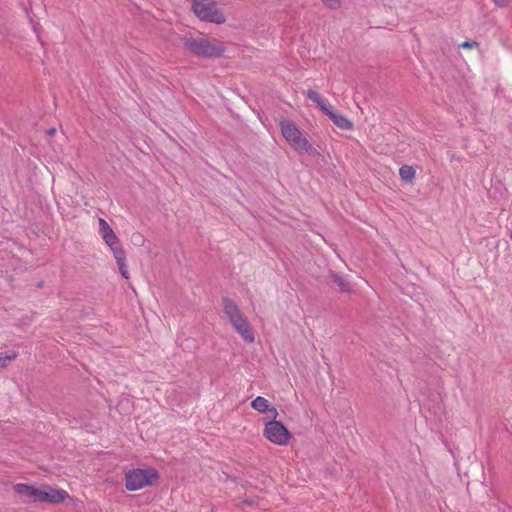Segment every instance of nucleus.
<instances>
[{"mask_svg":"<svg viewBox=\"0 0 512 512\" xmlns=\"http://www.w3.org/2000/svg\"><path fill=\"white\" fill-rule=\"evenodd\" d=\"M222 310L233 330L241 339L248 344L253 343L255 341L254 330L236 302L230 298H223Z\"/></svg>","mask_w":512,"mask_h":512,"instance_id":"f257e3e1","label":"nucleus"},{"mask_svg":"<svg viewBox=\"0 0 512 512\" xmlns=\"http://www.w3.org/2000/svg\"><path fill=\"white\" fill-rule=\"evenodd\" d=\"M159 478V472L153 467L130 469L124 473L125 488L138 491L154 485Z\"/></svg>","mask_w":512,"mask_h":512,"instance_id":"f03ea898","label":"nucleus"},{"mask_svg":"<svg viewBox=\"0 0 512 512\" xmlns=\"http://www.w3.org/2000/svg\"><path fill=\"white\" fill-rule=\"evenodd\" d=\"M183 43L188 51L198 57H218L225 50L224 45L216 39L188 37L184 38Z\"/></svg>","mask_w":512,"mask_h":512,"instance_id":"7ed1b4c3","label":"nucleus"},{"mask_svg":"<svg viewBox=\"0 0 512 512\" xmlns=\"http://www.w3.org/2000/svg\"><path fill=\"white\" fill-rule=\"evenodd\" d=\"M263 437L270 443L277 446H287L291 439L292 434L289 429L276 418H263Z\"/></svg>","mask_w":512,"mask_h":512,"instance_id":"20e7f679","label":"nucleus"},{"mask_svg":"<svg viewBox=\"0 0 512 512\" xmlns=\"http://www.w3.org/2000/svg\"><path fill=\"white\" fill-rule=\"evenodd\" d=\"M192 10L202 21L216 24H222L226 21V17L214 0H193Z\"/></svg>","mask_w":512,"mask_h":512,"instance_id":"39448f33","label":"nucleus"},{"mask_svg":"<svg viewBox=\"0 0 512 512\" xmlns=\"http://www.w3.org/2000/svg\"><path fill=\"white\" fill-rule=\"evenodd\" d=\"M280 127L283 137L291 147L298 151H307L309 149L308 140L293 122L282 120Z\"/></svg>","mask_w":512,"mask_h":512,"instance_id":"423d86ee","label":"nucleus"},{"mask_svg":"<svg viewBox=\"0 0 512 512\" xmlns=\"http://www.w3.org/2000/svg\"><path fill=\"white\" fill-rule=\"evenodd\" d=\"M19 500L24 503H40V485L36 483H16L12 487Z\"/></svg>","mask_w":512,"mask_h":512,"instance_id":"0eeeda50","label":"nucleus"},{"mask_svg":"<svg viewBox=\"0 0 512 512\" xmlns=\"http://www.w3.org/2000/svg\"><path fill=\"white\" fill-rule=\"evenodd\" d=\"M40 490V503L57 505L70 499L66 490L48 484L40 485Z\"/></svg>","mask_w":512,"mask_h":512,"instance_id":"6e6552de","label":"nucleus"},{"mask_svg":"<svg viewBox=\"0 0 512 512\" xmlns=\"http://www.w3.org/2000/svg\"><path fill=\"white\" fill-rule=\"evenodd\" d=\"M98 225L99 234L101 235L105 244L110 247L112 254L115 253V251L123 250V248L120 245L119 238L117 237L113 229L110 227V225L107 223V221L103 218H99Z\"/></svg>","mask_w":512,"mask_h":512,"instance_id":"1a4fd4ad","label":"nucleus"},{"mask_svg":"<svg viewBox=\"0 0 512 512\" xmlns=\"http://www.w3.org/2000/svg\"><path fill=\"white\" fill-rule=\"evenodd\" d=\"M251 407L259 412L268 414L265 418H277V409L264 397L258 396L251 402Z\"/></svg>","mask_w":512,"mask_h":512,"instance_id":"9d476101","label":"nucleus"},{"mask_svg":"<svg viewBox=\"0 0 512 512\" xmlns=\"http://www.w3.org/2000/svg\"><path fill=\"white\" fill-rule=\"evenodd\" d=\"M113 257L117 263L120 274L125 278L129 279V272L126 265V255L124 250H118L113 253Z\"/></svg>","mask_w":512,"mask_h":512,"instance_id":"9b49d317","label":"nucleus"},{"mask_svg":"<svg viewBox=\"0 0 512 512\" xmlns=\"http://www.w3.org/2000/svg\"><path fill=\"white\" fill-rule=\"evenodd\" d=\"M329 118L333 121V123L340 129L343 130H351L353 128V123L346 118L344 115L337 113L334 111Z\"/></svg>","mask_w":512,"mask_h":512,"instance_id":"f8f14e48","label":"nucleus"},{"mask_svg":"<svg viewBox=\"0 0 512 512\" xmlns=\"http://www.w3.org/2000/svg\"><path fill=\"white\" fill-rule=\"evenodd\" d=\"M399 176L403 182L412 183L416 177V168L412 165H403L399 169Z\"/></svg>","mask_w":512,"mask_h":512,"instance_id":"ddd939ff","label":"nucleus"},{"mask_svg":"<svg viewBox=\"0 0 512 512\" xmlns=\"http://www.w3.org/2000/svg\"><path fill=\"white\" fill-rule=\"evenodd\" d=\"M17 352L0 353V370L8 367L12 361L17 358Z\"/></svg>","mask_w":512,"mask_h":512,"instance_id":"4468645a","label":"nucleus"},{"mask_svg":"<svg viewBox=\"0 0 512 512\" xmlns=\"http://www.w3.org/2000/svg\"><path fill=\"white\" fill-rule=\"evenodd\" d=\"M318 107L329 117L333 112V106L328 102L327 99L323 98V103H319Z\"/></svg>","mask_w":512,"mask_h":512,"instance_id":"2eb2a0df","label":"nucleus"},{"mask_svg":"<svg viewBox=\"0 0 512 512\" xmlns=\"http://www.w3.org/2000/svg\"><path fill=\"white\" fill-rule=\"evenodd\" d=\"M335 283L337 284V286L340 288L341 291H343V292L351 291V285L346 280H344L340 277H337V278H335Z\"/></svg>","mask_w":512,"mask_h":512,"instance_id":"dca6fc26","label":"nucleus"},{"mask_svg":"<svg viewBox=\"0 0 512 512\" xmlns=\"http://www.w3.org/2000/svg\"><path fill=\"white\" fill-rule=\"evenodd\" d=\"M306 95L311 101L315 102L317 105L319 103H323L324 97H322L318 92L314 90H308Z\"/></svg>","mask_w":512,"mask_h":512,"instance_id":"f3484780","label":"nucleus"},{"mask_svg":"<svg viewBox=\"0 0 512 512\" xmlns=\"http://www.w3.org/2000/svg\"><path fill=\"white\" fill-rule=\"evenodd\" d=\"M343 0H322L324 5L330 9H336L341 6Z\"/></svg>","mask_w":512,"mask_h":512,"instance_id":"a211bd4d","label":"nucleus"},{"mask_svg":"<svg viewBox=\"0 0 512 512\" xmlns=\"http://www.w3.org/2000/svg\"><path fill=\"white\" fill-rule=\"evenodd\" d=\"M46 136H47V138H52V137H54V136H57V137H59V138H61V139H64V135H63V133L58 134V132H57L56 128H50V129H48V130L46 131Z\"/></svg>","mask_w":512,"mask_h":512,"instance_id":"6ab92c4d","label":"nucleus"},{"mask_svg":"<svg viewBox=\"0 0 512 512\" xmlns=\"http://www.w3.org/2000/svg\"><path fill=\"white\" fill-rule=\"evenodd\" d=\"M510 0H494L495 4L499 7H505L508 5Z\"/></svg>","mask_w":512,"mask_h":512,"instance_id":"aec40b11","label":"nucleus"},{"mask_svg":"<svg viewBox=\"0 0 512 512\" xmlns=\"http://www.w3.org/2000/svg\"><path fill=\"white\" fill-rule=\"evenodd\" d=\"M475 45H476V43H475V42H468V41H466V42H463V43L461 44V47H463V48H471V47H473V46H475Z\"/></svg>","mask_w":512,"mask_h":512,"instance_id":"412c9836","label":"nucleus"},{"mask_svg":"<svg viewBox=\"0 0 512 512\" xmlns=\"http://www.w3.org/2000/svg\"><path fill=\"white\" fill-rule=\"evenodd\" d=\"M510 238H511V240H512V229H511V232H510Z\"/></svg>","mask_w":512,"mask_h":512,"instance_id":"4be33fe9","label":"nucleus"}]
</instances>
